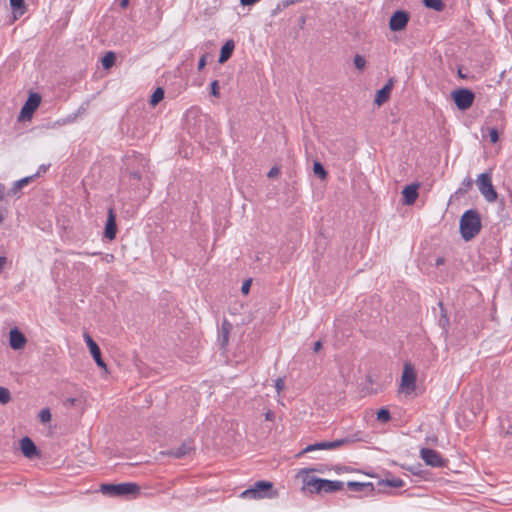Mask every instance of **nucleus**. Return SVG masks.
I'll return each mask as SVG.
<instances>
[{"label":"nucleus","mask_w":512,"mask_h":512,"mask_svg":"<svg viewBox=\"0 0 512 512\" xmlns=\"http://www.w3.org/2000/svg\"><path fill=\"white\" fill-rule=\"evenodd\" d=\"M386 484L391 487L401 488L404 486V481L400 478H394L392 480H387Z\"/></svg>","instance_id":"obj_29"},{"label":"nucleus","mask_w":512,"mask_h":512,"mask_svg":"<svg viewBox=\"0 0 512 512\" xmlns=\"http://www.w3.org/2000/svg\"><path fill=\"white\" fill-rule=\"evenodd\" d=\"M408 21L409 15L407 12L396 11L389 20V28L391 31H401L406 28Z\"/></svg>","instance_id":"obj_11"},{"label":"nucleus","mask_w":512,"mask_h":512,"mask_svg":"<svg viewBox=\"0 0 512 512\" xmlns=\"http://www.w3.org/2000/svg\"><path fill=\"white\" fill-rule=\"evenodd\" d=\"M265 420L266 421H274L275 420V413L272 411V410H268L266 413H265Z\"/></svg>","instance_id":"obj_34"},{"label":"nucleus","mask_w":512,"mask_h":512,"mask_svg":"<svg viewBox=\"0 0 512 512\" xmlns=\"http://www.w3.org/2000/svg\"><path fill=\"white\" fill-rule=\"evenodd\" d=\"M278 492L273 490V483L269 481H257L253 487L241 493L242 498L263 499L275 498Z\"/></svg>","instance_id":"obj_3"},{"label":"nucleus","mask_w":512,"mask_h":512,"mask_svg":"<svg viewBox=\"0 0 512 512\" xmlns=\"http://www.w3.org/2000/svg\"><path fill=\"white\" fill-rule=\"evenodd\" d=\"M313 172L322 180H325L327 178L326 170L324 169L323 165L318 161L314 162Z\"/></svg>","instance_id":"obj_23"},{"label":"nucleus","mask_w":512,"mask_h":512,"mask_svg":"<svg viewBox=\"0 0 512 512\" xmlns=\"http://www.w3.org/2000/svg\"><path fill=\"white\" fill-rule=\"evenodd\" d=\"M445 262L444 258L443 257H439L436 259V266H440V265H443Z\"/></svg>","instance_id":"obj_42"},{"label":"nucleus","mask_w":512,"mask_h":512,"mask_svg":"<svg viewBox=\"0 0 512 512\" xmlns=\"http://www.w3.org/2000/svg\"><path fill=\"white\" fill-rule=\"evenodd\" d=\"M329 470L325 465L318 467L302 468L297 472L296 477L303 482L302 490H308L310 493L315 494H329L341 491L344 488V483L339 480H328L312 476V472L324 473Z\"/></svg>","instance_id":"obj_1"},{"label":"nucleus","mask_w":512,"mask_h":512,"mask_svg":"<svg viewBox=\"0 0 512 512\" xmlns=\"http://www.w3.org/2000/svg\"><path fill=\"white\" fill-rule=\"evenodd\" d=\"M417 372L413 364L404 363L401 380L399 384V393L410 395L416 389Z\"/></svg>","instance_id":"obj_4"},{"label":"nucleus","mask_w":512,"mask_h":512,"mask_svg":"<svg viewBox=\"0 0 512 512\" xmlns=\"http://www.w3.org/2000/svg\"><path fill=\"white\" fill-rule=\"evenodd\" d=\"M280 170L279 168L277 167H273L269 172H268V177L269 178H274L276 177L278 174H279Z\"/></svg>","instance_id":"obj_36"},{"label":"nucleus","mask_w":512,"mask_h":512,"mask_svg":"<svg viewBox=\"0 0 512 512\" xmlns=\"http://www.w3.org/2000/svg\"><path fill=\"white\" fill-rule=\"evenodd\" d=\"M117 233L116 215L113 208L108 210V217L105 225L104 235L109 240H114Z\"/></svg>","instance_id":"obj_16"},{"label":"nucleus","mask_w":512,"mask_h":512,"mask_svg":"<svg viewBox=\"0 0 512 512\" xmlns=\"http://www.w3.org/2000/svg\"><path fill=\"white\" fill-rule=\"evenodd\" d=\"M476 183L479 191L488 202H495L497 200L498 195L492 184V177L490 173L480 174Z\"/></svg>","instance_id":"obj_6"},{"label":"nucleus","mask_w":512,"mask_h":512,"mask_svg":"<svg viewBox=\"0 0 512 512\" xmlns=\"http://www.w3.org/2000/svg\"><path fill=\"white\" fill-rule=\"evenodd\" d=\"M20 449L22 454L28 459H33L39 456V451L36 445L29 437H24L20 440Z\"/></svg>","instance_id":"obj_15"},{"label":"nucleus","mask_w":512,"mask_h":512,"mask_svg":"<svg viewBox=\"0 0 512 512\" xmlns=\"http://www.w3.org/2000/svg\"><path fill=\"white\" fill-rule=\"evenodd\" d=\"M347 487L351 491H365V490H368V491L371 492L373 490V484L370 483V482L363 483V482L349 481L347 483Z\"/></svg>","instance_id":"obj_20"},{"label":"nucleus","mask_w":512,"mask_h":512,"mask_svg":"<svg viewBox=\"0 0 512 512\" xmlns=\"http://www.w3.org/2000/svg\"><path fill=\"white\" fill-rule=\"evenodd\" d=\"M83 338L97 366L107 371V365L102 359L101 350L98 344L92 339V337L87 332L83 334Z\"/></svg>","instance_id":"obj_9"},{"label":"nucleus","mask_w":512,"mask_h":512,"mask_svg":"<svg viewBox=\"0 0 512 512\" xmlns=\"http://www.w3.org/2000/svg\"><path fill=\"white\" fill-rule=\"evenodd\" d=\"M260 0H240V3L243 5V6H250V5H253L257 2H259Z\"/></svg>","instance_id":"obj_37"},{"label":"nucleus","mask_w":512,"mask_h":512,"mask_svg":"<svg viewBox=\"0 0 512 512\" xmlns=\"http://www.w3.org/2000/svg\"><path fill=\"white\" fill-rule=\"evenodd\" d=\"M344 443V440H336V441H324L318 442L314 444H310L306 446L300 453L299 456L304 455L308 452L316 451V450H332L340 447Z\"/></svg>","instance_id":"obj_12"},{"label":"nucleus","mask_w":512,"mask_h":512,"mask_svg":"<svg viewBox=\"0 0 512 512\" xmlns=\"http://www.w3.org/2000/svg\"><path fill=\"white\" fill-rule=\"evenodd\" d=\"M284 388H285L284 379L283 378L276 379V381H275V389H276L277 393L280 394L283 391Z\"/></svg>","instance_id":"obj_32"},{"label":"nucleus","mask_w":512,"mask_h":512,"mask_svg":"<svg viewBox=\"0 0 512 512\" xmlns=\"http://www.w3.org/2000/svg\"><path fill=\"white\" fill-rule=\"evenodd\" d=\"M40 103L41 96L37 93H31L20 111L19 120H31Z\"/></svg>","instance_id":"obj_8"},{"label":"nucleus","mask_w":512,"mask_h":512,"mask_svg":"<svg viewBox=\"0 0 512 512\" xmlns=\"http://www.w3.org/2000/svg\"><path fill=\"white\" fill-rule=\"evenodd\" d=\"M115 60H116V56H115V53L112 52V51H109L105 54V56L102 58V66L105 68V69H109L111 68L114 63H115Z\"/></svg>","instance_id":"obj_21"},{"label":"nucleus","mask_w":512,"mask_h":512,"mask_svg":"<svg viewBox=\"0 0 512 512\" xmlns=\"http://www.w3.org/2000/svg\"><path fill=\"white\" fill-rule=\"evenodd\" d=\"M3 221H4V215H3L2 210L0 209V223H2Z\"/></svg>","instance_id":"obj_45"},{"label":"nucleus","mask_w":512,"mask_h":512,"mask_svg":"<svg viewBox=\"0 0 512 512\" xmlns=\"http://www.w3.org/2000/svg\"><path fill=\"white\" fill-rule=\"evenodd\" d=\"M426 7L434 9L436 11H442L445 7L442 0H423Z\"/></svg>","instance_id":"obj_22"},{"label":"nucleus","mask_w":512,"mask_h":512,"mask_svg":"<svg viewBox=\"0 0 512 512\" xmlns=\"http://www.w3.org/2000/svg\"><path fill=\"white\" fill-rule=\"evenodd\" d=\"M420 455L427 465L432 467H442L445 465V461L443 460L441 454L436 450L423 448L420 451Z\"/></svg>","instance_id":"obj_10"},{"label":"nucleus","mask_w":512,"mask_h":512,"mask_svg":"<svg viewBox=\"0 0 512 512\" xmlns=\"http://www.w3.org/2000/svg\"><path fill=\"white\" fill-rule=\"evenodd\" d=\"M128 5H129V0H121V2H120L121 8L125 9L128 7Z\"/></svg>","instance_id":"obj_41"},{"label":"nucleus","mask_w":512,"mask_h":512,"mask_svg":"<svg viewBox=\"0 0 512 512\" xmlns=\"http://www.w3.org/2000/svg\"><path fill=\"white\" fill-rule=\"evenodd\" d=\"M481 230V220L477 211L468 210L464 212L460 219V232L462 237L469 241L473 239Z\"/></svg>","instance_id":"obj_2"},{"label":"nucleus","mask_w":512,"mask_h":512,"mask_svg":"<svg viewBox=\"0 0 512 512\" xmlns=\"http://www.w3.org/2000/svg\"><path fill=\"white\" fill-rule=\"evenodd\" d=\"M335 471H336V473H340L341 468H337V469H335Z\"/></svg>","instance_id":"obj_46"},{"label":"nucleus","mask_w":512,"mask_h":512,"mask_svg":"<svg viewBox=\"0 0 512 512\" xmlns=\"http://www.w3.org/2000/svg\"><path fill=\"white\" fill-rule=\"evenodd\" d=\"M4 188L3 187H0V201H2L4 199Z\"/></svg>","instance_id":"obj_43"},{"label":"nucleus","mask_w":512,"mask_h":512,"mask_svg":"<svg viewBox=\"0 0 512 512\" xmlns=\"http://www.w3.org/2000/svg\"><path fill=\"white\" fill-rule=\"evenodd\" d=\"M10 5L13 10V23L26 12V5L24 0H10Z\"/></svg>","instance_id":"obj_18"},{"label":"nucleus","mask_w":512,"mask_h":512,"mask_svg":"<svg viewBox=\"0 0 512 512\" xmlns=\"http://www.w3.org/2000/svg\"><path fill=\"white\" fill-rule=\"evenodd\" d=\"M206 65V56H202L198 62V69L202 70Z\"/></svg>","instance_id":"obj_38"},{"label":"nucleus","mask_w":512,"mask_h":512,"mask_svg":"<svg viewBox=\"0 0 512 512\" xmlns=\"http://www.w3.org/2000/svg\"><path fill=\"white\" fill-rule=\"evenodd\" d=\"M235 48L233 40H228L221 48L219 63H225L232 55Z\"/></svg>","instance_id":"obj_19"},{"label":"nucleus","mask_w":512,"mask_h":512,"mask_svg":"<svg viewBox=\"0 0 512 512\" xmlns=\"http://www.w3.org/2000/svg\"><path fill=\"white\" fill-rule=\"evenodd\" d=\"M164 98V91L162 88H157L151 96V105H157Z\"/></svg>","instance_id":"obj_24"},{"label":"nucleus","mask_w":512,"mask_h":512,"mask_svg":"<svg viewBox=\"0 0 512 512\" xmlns=\"http://www.w3.org/2000/svg\"><path fill=\"white\" fill-rule=\"evenodd\" d=\"M11 400L10 391L6 387H0V403L7 404Z\"/></svg>","instance_id":"obj_26"},{"label":"nucleus","mask_w":512,"mask_h":512,"mask_svg":"<svg viewBox=\"0 0 512 512\" xmlns=\"http://www.w3.org/2000/svg\"><path fill=\"white\" fill-rule=\"evenodd\" d=\"M219 82L217 80H214L212 81L211 83V94L216 97V98H219L220 97V91H219Z\"/></svg>","instance_id":"obj_30"},{"label":"nucleus","mask_w":512,"mask_h":512,"mask_svg":"<svg viewBox=\"0 0 512 512\" xmlns=\"http://www.w3.org/2000/svg\"><path fill=\"white\" fill-rule=\"evenodd\" d=\"M390 412L388 409L386 408H381L380 410H378L377 412V420L382 422V423H386L390 420Z\"/></svg>","instance_id":"obj_25"},{"label":"nucleus","mask_w":512,"mask_h":512,"mask_svg":"<svg viewBox=\"0 0 512 512\" xmlns=\"http://www.w3.org/2000/svg\"><path fill=\"white\" fill-rule=\"evenodd\" d=\"M250 287H251V280H246L243 284H242V287H241V291L244 295H247L250 291Z\"/></svg>","instance_id":"obj_33"},{"label":"nucleus","mask_w":512,"mask_h":512,"mask_svg":"<svg viewBox=\"0 0 512 512\" xmlns=\"http://www.w3.org/2000/svg\"><path fill=\"white\" fill-rule=\"evenodd\" d=\"M489 137H490V141H491L492 143H494V144H495V143H497V142H498V140H499V134H498L497 129H495V128H490V129H489Z\"/></svg>","instance_id":"obj_31"},{"label":"nucleus","mask_w":512,"mask_h":512,"mask_svg":"<svg viewBox=\"0 0 512 512\" xmlns=\"http://www.w3.org/2000/svg\"><path fill=\"white\" fill-rule=\"evenodd\" d=\"M404 201L407 205H412L418 197V186L408 185L402 191Z\"/></svg>","instance_id":"obj_17"},{"label":"nucleus","mask_w":512,"mask_h":512,"mask_svg":"<svg viewBox=\"0 0 512 512\" xmlns=\"http://www.w3.org/2000/svg\"><path fill=\"white\" fill-rule=\"evenodd\" d=\"M394 83H395L394 78H390V79H388L386 84L383 86V88H381L380 90L377 91V93L375 95L374 103L378 107L382 106L384 103H386L390 99L391 92L394 87Z\"/></svg>","instance_id":"obj_13"},{"label":"nucleus","mask_w":512,"mask_h":512,"mask_svg":"<svg viewBox=\"0 0 512 512\" xmlns=\"http://www.w3.org/2000/svg\"><path fill=\"white\" fill-rule=\"evenodd\" d=\"M451 97L459 110L465 111L469 109L475 99V94L466 88H460L452 91Z\"/></svg>","instance_id":"obj_7"},{"label":"nucleus","mask_w":512,"mask_h":512,"mask_svg":"<svg viewBox=\"0 0 512 512\" xmlns=\"http://www.w3.org/2000/svg\"><path fill=\"white\" fill-rule=\"evenodd\" d=\"M321 348H322V343L320 341L315 342L314 351L319 352Z\"/></svg>","instance_id":"obj_40"},{"label":"nucleus","mask_w":512,"mask_h":512,"mask_svg":"<svg viewBox=\"0 0 512 512\" xmlns=\"http://www.w3.org/2000/svg\"><path fill=\"white\" fill-rule=\"evenodd\" d=\"M354 65L356 66V68L360 71H362L365 66H366V60L365 58L362 56V55H355L354 57Z\"/></svg>","instance_id":"obj_27"},{"label":"nucleus","mask_w":512,"mask_h":512,"mask_svg":"<svg viewBox=\"0 0 512 512\" xmlns=\"http://www.w3.org/2000/svg\"><path fill=\"white\" fill-rule=\"evenodd\" d=\"M6 264H7V258L4 256L0 257V273L4 270Z\"/></svg>","instance_id":"obj_39"},{"label":"nucleus","mask_w":512,"mask_h":512,"mask_svg":"<svg viewBox=\"0 0 512 512\" xmlns=\"http://www.w3.org/2000/svg\"><path fill=\"white\" fill-rule=\"evenodd\" d=\"M463 185L465 186V190H469L472 188V185H473V181L470 177H467L464 181H463Z\"/></svg>","instance_id":"obj_35"},{"label":"nucleus","mask_w":512,"mask_h":512,"mask_svg":"<svg viewBox=\"0 0 512 512\" xmlns=\"http://www.w3.org/2000/svg\"><path fill=\"white\" fill-rule=\"evenodd\" d=\"M28 182H29V178H24V179L19 181V184L20 185H24V184H27Z\"/></svg>","instance_id":"obj_44"},{"label":"nucleus","mask_w":512,"mask_h":512,"mask_svg":"<svg viewBox=\"0 0 512 512\" xmlns=\"http://www.w3.org/2000/svg\"><path fill=\"white\" fill-rule=\"evenodd\" d=\"M100 491L109 496H121L129 494H138L140 487L136 483H120V484H102Z\"/></svg>","instance_id":"obj_5"},{"label":"nucleus","mask_w":512,"mask_h":512,"mask_svg":"<svg viewBox=\"0 0 512 512\" xmlns=\"http://www.w3.org/2000/svg\"><path fill=\"white\" fill-rule=\"evenodd\" d=\"M27 339L25 335L17 328H13L9 332V345L13 350H20L25 347Z\"/></svg>","instance_id":"obj_14"},{"label":"nucleus","mask_w":512,"mask_h":512,"mask_svg":"<svg viewBox=\"0 0 512 512\" xmlns=\"http://www.w3.org/2000/svg\"><path fill=\"white\" fill-rule=\"evenodd\" d=\"M39 420L42 423H47L51 420V413L49 409H42L39 413Z\"/></svg>","instance_id":"obj_28"}]
</instances>
